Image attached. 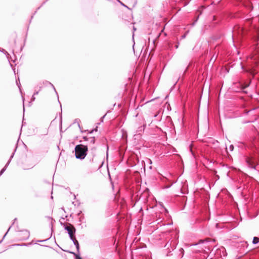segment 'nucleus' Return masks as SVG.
Segmentation results:
<instances>
[{"mask_svg":"<svg viewBox=\"0 0 259 259\" xmlns=\"http://www.w3.org/2000/svg\"><path fill=\"white\" fill-rule=\"evenodd\" d=\"M74 151L75 157L77 159L82 160L87 155L88 148L87 146L79 144L75 146Z\"/></svg>","mask_w":259,"mask_h":259,"instance_id":"f257e3e1","label":"nucleus"},{"mask_svg":"<svg viewBox=\"0 0 259 259\" xmlns=\"http://www.w3.org/2000/svg\"><path fill=\"white\" fill-rule=\"evenodd\" d=\"M65 230H67L70 239H72L75 232V228L70 224V226L64 225Z\"/></svg>","mask_w":259,"mask_h":259,"instance_id":"f03ea898","label":"nucleus"},{"mask_svg":"<svg viewBox=\"0 0 259 259\" xmlns=\"http://www.w3.org/2000/svg\"><path fill=\"white\" fill-rule=\"evenodd\" d=\"M145 124L144 123L142 126H140L138 127V130L136 132V134L134 136H138L139 135H141L142 133H143L145 130Z\"/></svg>","mask_w":259,"mask_h":259,"instance_id":"7ed1b4c3","label":"nucleus"},{"mask_svg":"<svg viewBox=\"0 0 259 259\" xmlns=\"http://www.w3.org/2000/svg\"><path fill=\"white\" fill-rule=\"evenodd\" d=\"M22 235H24V237H23L22 239L26 240L29 237L30 233L28 231L24 230L21 231V232L20 233V236Z\"/></svg>","mask_w":259,"mask_h":259,"instance_id":"20e7f679","label":"nucleus"},{"mask_svg":"<svg viewBox=\"0 0 259 259\" xmlns=\"http://www.w3.org/2000/svg\"><path fill=\"white\" fill-rule=\"evenodd\" d=\"M246 162L249 167L255 168V164L251 159L247 158L246 160Z\"/></svg>","mask_w":259,"mask_h":259,"instance_id":"39448f33","label":"nucleus"},{"mask_svg":"<svg viewBox=\"0 0 259 259\" xmlns=\"http://www.w3.org/2000/svg\"><path fill=\"white\" fill-rule=\"evenodd\" d=\"M14 153H13L12 154V155L11 156L9 160L8 161V162H7V163L6 164L5 167L1 170V171H0V176H1L4 172V171L6 170V169H7V166L10 164V161H11L12 158L14 156Z\"/></svg>","mask_w":259,"mask_h":259,"instance_id":"423d86ee","label":"nucleus"},{"mask_svg":"<svg viewBox=\"0 0 259 259\" xmlns=\"http://www.w3.org/2000/svg\"><path fill=\"white\" fill-rule=\"evenodd\" d=\"M72 242H73L74 245L76 246L77 251L78 252H79V245L78 241L75 239L74 237H73L72 239H70Z\"/></svg>","mask_w":259,"mask_h":259,"instance_id":"0eeeda50","label":"nucleus"},{"mask_svg":"<svg viewBox=\"0 0 259 259\" xmlns=\"http://www.w3.org/2000/svg\"><path fill=\"white\" fill-rule=\"evenodd\" d=\"M83 139L85 141H88L89 140L90 142L92 143V144H94L95 143V138L94 137H91V138H87L86 137H83Z\"/></svg>","mask_w":259,"mask_h":259,"instance_id":"6e6552de","label":"nucleus"},{"mask_svg":"<svg viewBox=\"0 0 259 259\" xmlns=\"http://www.w3.org/2000/svg\"><path fill=\"white\" fill-rule=\"evenodd\" d=\"M68 252L73 254L75 256V259H82V258L79 256V254L74 253L72 251H67Z\"/></svg>","mask_w":259,"mask_h":259,"instance_id":"1a4fd4ad","label":"nucleus"},{"mask_svg":"<svg viewBox=\"0 0 259 259\" xmlns=\"http://www.w3.org/2000/svg\"><path fill=\"white\" fill-rule=\"evenodd\" d=\"M259 242V238L257 237H254L252 240V243L253 244H256Z\"/></svg>","mask_w":259,"mask_h":259,"instance_id":"9d476101","label":"nucleus"},{"mask_svg":"<svg viewBox=\"0 0 259 259\" xmlns=\"http://www.w3.org/2000/svg\"><path fill=\"white\" fill-rule=\"evenodd\" d=\"M172 241H168L166 243V244H165V247H167V249H168V248H169V246H171V244H172Z\"/></svg>","mask_w":259,"mask_h":259,"instance_id":"9b49d317","label":"nucleus"},{"mask_svg":"<svg viewBox=\"0 0 259 259\" xmlns=\"http://www.w3.org/2000/svg\"><path fill=\"white\" fill-rule=\"evenodd\" d=\"M234 149V146L233 145H231L230 146H229V150L230 151H232Z\"/></svg>","mask_w":259,"mask_h":259,"instance_id":"f8f14e48","label":"nucleus"},{"mask_svg":"<svg viewBox=\"0 0 259 259\" xmlns=\"http://www.w3.org/2000/svg\"><path fill=\"white\" fill-rule=\"evenodd\" d=\"M97 126L96 127V128L94 129V130H92L91 132H90V133L92 134V133H93L94 132H97Z\"/></svg>","mask_w":259,"mask_h":259,"instance_id":"ddd939ff","label":"nucleus"},{"mask_svg":"<svg viewBox=\"0 0 259 259\" xmlns=\"http://www.w3.org/2000/svg\"><path fill=\"white\" fill-rule=\"evenodd\" d=\"M47 239H45V240H38L37 242H44L45 241H46Z\"/></svg>","mask_w":259,"mask_h":259,"instance_id":"4468645a","label":"nucleus"},{"mask_svg":"<svg viewBox=\"0 0 259 259\" xmlns=\"http://www.w3.org/2000/svg\"><path fill=\"white\" fill-rule=\"evenodd\" d=\"M24 115V114H23ZM24 125V116H23V121H22V125Z\"/></svg>","mask_w":259,"mask_h":259,"instance_id":"2eb2a0df","label":"nucleus"},{"mask_svg":"<svg viewBox=\"0 0 259 259\" xmlns=\"http://www.w3.org/2000/svg\"><path fill=\"white\" fill-rule=\"evenodd\" d=\"M10 228H11V227L9 228L8 230H9L10 229ZM8 231H8L7 232H8ZM7 233H8V232H7V233L5 234V235H4V237H5V236L7 235Z\"/></svg>","mask_w":259,"mask_h":259,"instance_id":"dca6fc26","label":"nucleus"},{"mask_svg":"<svg viewBox=\"0 0 259 259\" xmlns=\"http://www.w3.org/2000/svg\"><path fill=\"white\" fill-rule=\"evenodd\" d=\"M77 124H78V126H79V128H80V125H79V122H77Z\"/></svg>","mask_w":259,"mask_h":259,"instance_id":"f3484780","label":"nucleus"},{"mask_svg":"<svg viewBox=\"0 0 259 259\" xmlns=\"http://www.w3.org/2000/svg\"><path fill=\"white\" fill-rule=\"evenodd\" d=\"M106 115V114H104V115L102 117V118H104Z\"/></svg>","mask_w":259,"mask_h":259,"instance_id":"a211bd4d","label":"nucleus"},{"mask_svg":"<svg viewBox=\"0 0 259 259\" xmlns=\"http://www.w3.org/2000/svg\"><path fill=\"white\" fill-rule=\"evenodd\" d=\"M250 122V121H247L244 122V123H248V122Z\"/></svg>","mask_w":259,"mask_h":259,"instance_id":"6ab92c4d","label":"nucleus"},{"mask_svg":"<svg viewBox=\"0 0 259 259\" xmlns=\"http://www.w3.org/2000/svg\"><path fill=\"white\" fill-rule=\"evenodd\" d=\"M158 114H155L154 117H156Z\"/></svg>","mask_w":259,"mask_h":259,"instance_id":"aec40b11","label":"nucleus"}]
</instances>
